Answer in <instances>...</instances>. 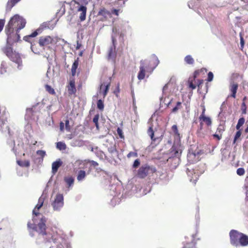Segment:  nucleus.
I'll list each match as a JSON object with an SVG mask.
<instances>
[{
    "mask_svg": "<svg viewBox=\"0 0 248 248\" xmlns=\"http://www.w3.org/2000/svg\"><path fill=\"white\" fill-rule=\"evenodd\" d=\"M44 202V198L42 196L39 198L38 203L33 209V214L38 217L39 222L37 224L28 223V227L36 231L38 233V236L36 240V243L38 245L41 244L43 242L45 244L50 243L51 239H52L55 244L56 242H62L63 240L62 237L59 236L56 232H54L52 230L46 228V223L47 218L41 215L37 210L38 211L43 206Z\"/></svg>",
    "mask_w": 248,
    "mask_h": 248,
    "instance_id": "nucleus-1",
    "label": "nucleus"
},
{
    "mask_svg": "<svg viewBox=\"0 0 248 248\" xmlns=\"http://www.w3.org/2000/svg\"><path fill=\"white\" fill-rule=\"evenodd\" d=\"M26 23L25 19L18 15L11 18L5 29L7 36V43L16 42L19 40L18 31L25 27Z\"/></svg>",
    "mask_w": 248,
    "mask_h": 248,
    "instance_id": "nucleus-2",
    "label": "nucleus"
},
{
    "mask_svg": "<svg viewBox=\"0 0 248 248\" xmlns=\"http://www.w3.org/2000/svg\"><path fill=\"white\" fill-rule=\"evenodd\" d=\"M183 147L179 141H174L173 145L168 154L167 162L172 169H176L180 162Z\"/></svg>",
    "mask_w": 248,
    "mask_h": 248,
    "instance_id": "nucleus-3",
    "label": "nucleus"
},
{
    "mask_svg": "<svg viewBox=\"0 0 248 248\" xmlns=\"http://www.w3.org/2000/svg\"><path fill=\"white\" fill-rule=\"evenodd\" d=\"M155 58L154 62H149L147 60H141L140 62V71L138 73V78L141 80L145 78V71L152 72L158 64L159 61L158 58L154 56Z\"/></svg>",
    "mask_w": 248,
    "mask_h": 248,
    "instance_id": "nucleus-4",
    "label": "nucleus"
},
{
    "mask_svg": "<svg viewBox=\"0 0 248 248\" xmlns=\"http://www.w3.org/2000/svg\"><path fill=\"white\" fill-rule=\"evenodd\" d=\"M14 43H7L6 46L2 48V51L12 61L17 64L18 69H21L22 61L19 54L13 51L12 45Z\"/></svg>",
    "mask_w": 248,
    "mask_h": 248,
    "instance_id": "nucleus-5",
    "label": "nucleus"
},
{
    "mask_svg": "<svg viewBox=\"0 0 248 248\" xmlns=\"http://www.w3.org/2000/svg\"><path fill=\"white\" fill-rule=\"evenodd\" d=\"M205 167L204 164H201L198 167L193 169L190 167L186 169V173L191 182L195 184L199 176L202 174L205 170Z\"/></svg>",
    "mask_w": 248,
    "mask_h": 248,
    "instance_id": "nucleus-6",
    "label": "nucleus"
},
{
    "mask_svg": "<svg viewBox=\"0 0 248 248\" xmlns=\"http://www.w3.org/2000/svg\"><path fill=\"white\" fill-rule=\"evenodd\" d=\"M119 33L118 32L117 28L115 27H113L112 29V34L111 35L112 45L110 47L108 51V60H111L113 61L116 57V38Z\"/></svg>",
    "mask_w": 248,
    "mask_h": 248,
    "instance_id": "nucleus-7",
    "label": "nucleus"
},
{
    "mask_svg": "<svg viewBox=\"0 0 248 248\" xmlns=\"http://www.w3.org/2000/svg\"><path fill=\"white\" fill-rule=\"evenodd\" d=\"M51 205L54 211L60 212L64 205V198L62 194L58 193L51 202Z\"/></svg>",
    "mask_w": 248,
    "mask_h": 248,
    "instance_id": "nucleus-8",
    "label": "nucleus"
},
{
    "mask_svg": "<svg viewBox=\"0 0 248 248\" xmlns=\"http://www.w3.org/2000/svg\"><path fill=\"white\" fill-rule=\"evenodd\" d=\"M155 171L156 169L155 167L145 164L140 168L138 171L137 176L140 178H144Z\"/></svg>",
    "mask_w": 248,
    "mask_h": 248,
    "instance_id": "nucleus-9",
    "label": "nucleus"
},
{
    "mask_svg": "<svg viewBox=\"0 0 248 248\" xmlns=\"http://www.w3.org/2000/svg\"><path fill=\"white\" fill-rule=\"evenodd\" d=\"M50 22H45L43 23L37 29L36 31L33 32L31 34L24 36V40L26 41L30 42L29 39L31 38L34 37L36 36L39 33H40L42 32V31L46 29H53L54 26H50Z\"/></svg>",
    "mask_w": 248,
    "mask_h": 248,
    "instance_id": "nucleus-10",
    "label": "nucleus"
},
{
    "mask_svg": "<svg viewBox=\"0 0 248 248\" xmlns=\"http://www.w3.org/2000/svg\"><path fill=\"white\" fill-rule=\"evenodd\" d=\"M201 152L199 151H194L192 147L189 149L187 155V161L189 163H194L200 159Z\"/></svg>",
    "mask_w": 248,
    "mask_h": 248,
    "instance_id": "nucleus-11",
    "label": "nucleus"
},
{
    "mask_svg": "<svg viewBox=\"0 0 248 248\" xmlns=\"http://www.w3.org/2000/svg\"><path fill=\"white\" fill-rule=\"evenodd\" d=\"M63 240V242H56L55 244L54 241L51 239V242L50 243H47L45 244L44 242H43L40 245L41 247H43L44 246L47 245L48 244H50L52 242H53V245L49 248H71L70 244L63 238H62Z\"/></svg>",
    "mask_w": 248,
    "mask_h": 248,
    "instance_id": "nucleus-12",
    "label": "nucleus"
},
{
    "mask_svg": "<svg viewBox=\"0 0 248 248\" xmlns=\"http://www.w3.org/2000/svg\"><path fill=\"white\" fill-rule=\"evenodd\" d=\"M242 233L232 230L230 232V241L231 244L235 247L238 246L239 240Z\"/></svg>",
    "mask_w": 248,
    "mask_h": 248,
    "instance_id": "nucleus-13",
    "label": "nucleus"
},
{
    "mask_svg": "<svg viewBox=\"0 0 248 248\" xmlns=\"http://www.w3.org/2000/svg\"><path fill=\"white\" fill-rule=\"evenodd\" d=\"M7 121L4 114H0V130L2 132H8L10 136L12 135L9 128L6 123Z\"/></svg>",
    "mask_w": 248,
    "mask_h": 248,
    "instance_id": "nucleus-14",
    "label": "nucleus"
},
{
    "mask_svg": "<svg viewBox=\"0 0 248 248\" xmlns=\"http://www.w3.org/2000/svg\"><path fill=\"white\" fill-rule=\"evenodd\" d=\"M54 41V39L51 36H44L40 37L39 44L40 46L44 47L50 44H53Z\"/></svg>",
    "mask_w": 248,
    "mask_h": 248,
    "instance_id": "nucleus-15",
    "label": "nucleus"
},
{
    "mask_svg": "<svg viewBox=\"0 0 248 248\" xmlns=\"http://www.w3.org/2000/svg\"><path fill=\"white\" fill-rule=\"evenodd\" d=\"M77 12L79 15V18L80 21H83L85 20L86 17L87 7L83 5L78 6Z\"/></svg>",
    "mask_w": 248,
    "mask_h": 248,
    "instance_id": "nucleus-16",
    "label": "nucleus"
},
{
    "mask_svg": "<svg viewBox=\"0 0 248 248\" xmlns=\"http://www.w3.org/2000/svg\"><path fill=\"white\" fill-rule=\"evenodd\" d=\"M248 245V236L242 233L238 243V246H241L243 247L247 246Z\"/></svg>",
    "mask_w": 248,
    "mask_h": 248,
    "instance_id": "nucleus-17",
    "label": "nucleus"
},
{
    "mask_svg": "<svg viewBox=\"0 0 248 248\" xmlns=\"http://www.w3.org/2000/svg\"><path fill=\"white\" fill-rule=\"evenodd\" d=\"M62 162L60 159H58L56 161L52 164V172L53 174H55L58 171L59 168L62 165Z\"/></svg>",
    "mask_w": 248,
    "mask_h": 248,
    "instance_id": "nucleus-18",
    "label": "nucleus"
},
{
    "mask_svg": "<svg viewBox=\"0 0 248 248\" xmlns=\"http://www.w3.org/2000/svg\"><path fill=\"white\" fill-rule=\"evenodd\" d=\"M70 144L73 147H81L84 145V141L79 139H73L70 142Z\"/></svg>",
    "mask_w": 248,
    "mask_h": 248,
    "instance_id": "nucleus-19",
    "label": "nucleus"
},
{
    "mask_svg": "<svg viewBox=\"0 0 248 248\" xmlns=\"http://www.w3.org/2000/svg\"><path fill=\"white\" fill-rule=\"evenodd\" d=\"M109 84H107L106 85H104L103 84H101L100 88V91H99V93L101 94L102 93H102H103V97H105L106 95L107 94L108 90L109 89Z\"/></svg>",
    "mask_w": 248,
    "mask_h": 248,
    "instance_id": "nucleus-20",
    "label": "nucleus"
},
{
    "mask_svg": "<svg viewBox=\"0 0 248 248\" xmlns=\"http://www.w3.org/2000/svg\"><path fill=\"white\" fill-rule=\"evenodd\" d=\"M21 0H8L6 4V10L10 11L11 9Z\"/></svg>",
    "mask_w": 248,
    "mask_h": 248,
    "instance_id": "nucleus-21",
    "label": "nucleus"
},
{
    "mask_svg": "<svg viewBox=\"0 0 248 248\" xmlns=\"http://www.w3.org/2000/svg\"><path fill=\"white\" fill-rule=\"evenodd\" d=\"M172 130L174 133V137L175 138L174 141H179V143H180V134L178 132L177 126L176 125H173L172 126Z\"/></svg>",
    "mask_w": 248,
    "mask_h": 248,
    "instance_id": "nucleus-22",
    "label": "nucleus"
},
{
    "mask_svg": "<svg viewBox=\"0 0 248 248\" xmlns=\"http://www.w3.org/2000/svg\"><path fill=\"white\" fill-rule=\"evenodd\" d=\"M238 89V84L237 83H232L231 85L230 91L232 92L231 96L235 98L236 93Z\"/></svg>",
    "mask_w": 248,
    "mask_h": 248,
    "instance_id": "nucleus-23",
    "label": "nucleus"
},
{
    "mask_svg": "<svg viewBox=\"0 0 248 248\" xmlns=\"http://www.w3.org/2000/svg\"><path fill=\"white\" fill-rule=\"evenodd\" d=\"M94 153L95 154L96 156L99 157V158L101 159H103L104 158L106 157V155L104 153V152L101 150H98L97 147H95Z\"/></svg>",
    "mask_w": 248,
    "mask_h": 248,
    "instance_id": "nucleus-24",
    "label": "nucleus"
},
{
    "mask_svg": "<svg viewBox=\"0 0 248 248\" xmlns=\"http://www.w3.org/2000/svg\"><path fill=\"white\" fill-rule=\"evenodd\" d=\"M78 58L76 60H75L74 61V62H73L72 66L71 73H72V75L73 76H74L75 75L76 73V70L78 68Z\"/></svg>",
    "mask_w": 248,
    "mask_h": 248,
    "instance_id": "nucleus-25",
    "label": "nucleus"
},
{
    "mask_svg": "<svg viewBox=\"0 0 248 248\" xmlns=\"http://www.w3.org/2000/svg\"><path fill=\"white\" fill-rule=\"evenodd\" d=\"M76 91L75 86V83L73 81H70V85L68 87V93L69 94H72L74 93Z\"/></svg>",
    "mask_w": 248,
    "mask_h": 248,
    "instance_id": "nucleus-26",
    "label": "nucleus"
},
{
    "mask_svg": "<svg viewBox=\"0 0 248 248\" xmlns=\"http://www.w3.org/2000/svg\"><path fill=\"white\" fill-rule=\"evenodd\" d=\"M64 181L68 186L69 187L73 185L74 179L72 176L65 177L64 179Z\"/></svg>",
    "mask_w": 248,
    "mask_h": 248,
    "instance_id": "nucleus-27",
    "label": "nucleus"
},
{
    "mask_svg": "<svg viewBox=\"0 0 248 248\" xmlns=\"http://www.w3.org/2000/svg\"><path fill=\"white\" fill-rule=\"evenodd\" d=\"M108 150L109 153H110L112 155H117V151L115 145L111 144L108 147Z\"/></svg>",
    "mask_w": 248,
    "mask_h": 248,
    "instance_id": "nucleus-28",
    "label": "nucleus"
},
{
    "mask_svg": "<svg viewBox=\"0 0 248 248\" xmlns=\"http://www.w3.org/2000/svg\"><path fill=\"white\" fill-rule=\"evenodd\" d=\"M7 65L5 62L2 61L0 64V74H3L6 72Z\"/></svg>",
    "mask_w": 248,
    "mask_h": 248,
    "instance_id": "nucleus-29",
    "label": "nucleus"
},
{
    "mask_svg": "<svg viewBox=\"0 0 248 248\" xmlns=\"http://www.w3.org/2000/svg\"><path fill=\"white\" fill-rule=\"evenodd\" d=\"M86 176V172L84 170H80L78 171L77 176V180L78 181H82Z\"/></svg>",
    "mask_w": 248,
    "mask_h": 248,
    "instance_id": "nucleus-30",
    "label": "nucleus"
},
{
    "mask_svg": "<svg viewBox=\"0 0 248 248\" xmlns=\"http://www.w3.org/2000/svg\"><path fill=\"white\" fill-rule=\"evenodd\" d=\"M184 61L188 64H193L194 62L193 58L190 55L186 56L185 57Z\"/></svg>",
    "mask_w": 248,
    "mask_h": 248,
    "instance_id": "nucleus-31",
    "label": "nucleus"
},
{
    "mask_svg": "<svg viewBox=\"0 0 248 248\" xmlns=\"http://www.w3.org/2000/svg\"><path fill=\"white\" fill-rule=\"evenodd\" d=\"M17 163L18 165L22 167H28L30 166V163L29 161L24 160V161H20L17 160Z\"/></svg>",
    "mask_w": 248,
    "mask_h": 248,
    "instance_id": "nucleus-32",
    "label": "nucleus"
},
{
    "mask_svg": "<svg viewBox=\"0 0 248 248\" xmlns=\"http://www.w3.org/2000/svg\"><path fill=\"white\" fill-rule=\"evenodd\" d=\"M201 121H202V122H204L205 123V124L208 125L210 126L212 124V121L211 119L206 116H204V117L199 119Z\"/></svg>",
    "mask_w": 248,
    "mask_h": 248,
    "instance_id": "nucleus-33",
    "label": "nucleus"
},
{
    "mask_svg": "<svg viewBox=\"0 0 248 248\" xmlns=\"http://www.w3.org/2000/svg\"><path fill=\"white\" fill-rule=\"evenodd\" d=\"M171 101L172 99H169V97H165L164 99L161 98L160 99L161 103H164V104L167 106H169V105L171 103Z\"/></svg>",
    "mask_w": 248,
    "mask_h": 248,
    "instance_id": "nucleus-34",
    "label": "nucleus"
},
{
    "mask_svg": "<svg viewBox=\"0 0 248 248\" xmlns=\"http://www.w3.org/2000/svg\"><path fill=\"white\" fill-rule=\"evenodd\" d=\"M56 147L60 150H64L66 148V144L64 142L61 141L57 143Z\"/></svg>",
    "mask_w": 248,
    "mask_h": 248,
    "instance_id": "nucleus-35",
    "label": "nucleus"
},
{
    "mask_svg": "<svg viewBox=\"0 0 248 248\" xmlns=\"http://www.w3.org/2000/svg\"><path fill=\"white\" fill-rule=\"evenodd\" d=\"M245 120L244 117L240 118L238 121L237 124L236 126L237 130H239L240 128L244 124Z\"/></svg>",
    "mask_w": 248,
    "mask_h": 248,
    "instance_id": "nucleus-36",
    "label": "nucleus"
},
{
    "mask_svg": "<svg viewBox=\"0 0 248 248\" xmlns=\"http://www.w3.org/2000/svg\"><path fill=\"white\" fill-rule=\"evenodd\" d=\"M91 0H78L75 3L78 5H83L86 6Z\"/></svg>",
    "mask_w": 248,
    "mask_h": 248,
    "instance_id": "nucleus-37",
    "label": "nucleus"
},
{
    "mask_svg": "<svg viewBox=\"0 0 248 248\" xmlns=\"http://www.w3.org/2000/svg\"><path fill=\"white\" fill-rule=\"evenodd\" d=\"M182 108V103L181 102H177L176 106L172 109V112L175 113L178 110Z\"/></svg>",
    "mask_w": 248,
    "mask_h": 248,
    "instance_id": "nucleus-38",
    "label": "nucleus"
},
{
    "mask_svg": "<svg viewBox=\"0 0 248 248\" xmlns=\"http://www.w3.org/2000/svg\"><path fill=\"white\" fill-rule=\"evenodd\" d=\"M97 107L99 109L101 110H103L104 108V102L101 99L98 100L97 102Z\"/></svg>",
    "mask_w": 248,
    "mask_h": 248,
    "instance_id": "nucleus-39",
    "label": "nucleus"
},
{
    "mask_svg": "<svg viewBox=\"0 0 248 248\" xmlns=\"http://www.w3.org/2000/svg\"><path fill=\"white\" fill-rule=\"evenodd\" d=\"M98 15L106 17L108 15H109V12L103 9L99 11Z\"/></svg>",
    "mask_w": 248,
    "mask_h": 248,
    "instance_id": "nucleus-40",
    "label": "nucleus"
},
{
    "mask_svg": "<svg viewBox=\"0 0 248 248\" xmlns=\"http://www.w3.org/2000/svg\"><path fill=\"white\" fill-rule=\"evenodd\" d=\"M148 134L152 140H155V139L154 138V132L152 127H150L148 129Z\"/></svg>",
    "mask_w": 248,
    "mask_h": 248,
    "instance_id": "nucleus-41",
    "label": "nucleus"
},
{
    "mask_svg": "<svg viewBox=\"0 0 248 248\" xmlns=\"http://www.w3.org/2000/svg\"><path fill=\"white\" fill-rule=\"evenodd\" d=\"M195 245L196 243L192 241L190 243H188L185 245L183 248H195Z\"/></svg>",
    "mask_w": 248,
    "mask_h": 248,
    "instance_id": "nucleus-42",
    "label": "nucleus"
},
{
    "mask_svg": "<svg viewBox=\"0 0 248 248\" xmlns=\"http://www.w3.org/2000/svg\"><path fill=\"white\" fill-rule=\"evenodd\" d=\"M245 172V170L243 168H239L237 169L236 173L239 176H243Z\"/></svg>",
    "mask_w": 248,
    "mask_h": 248,
    "instance_id": "nucleus-43",
    "label": "nucleus"
},
{
    "mask_svg": "<svg viewBox=\"0 0 248 248\" xmlns=\"http://www.w3.org/2000/svg\"><path fill=\"white\" fill-rule=\"evenodd\" d=\"M36 154L41 157L42 160H43V158L46 155V151L44 150H38L36 152Z\"/></svg>",
    "mask_w": 248,
    "mask_h": 248,
    "instance_id": "nucleus-44",
    "label": "nucleus"
},
{
    "mask_svg": "<svg viewBox=\"0 0 248 248\" xmlns=\"http://www.w3.org/2000/svg\"><path fill=\"white\" fill-rule=\"evenodd\" d=\"M33 108H28L26 110V117H31V115L32 114V113L33 112Z\"/></svg>",
    "mask_w": 248,
    "mask_h": 248,
    "instance_id": "nucleus-45",
    "label": "nucleus"
},
{
    "mask_svg": "<svg viewBox=\"0 0 248 248\" xmlns=\"http://www.w3.org/2000/svg\"><path fill=\"white\" fill-rule=\"evenodd\" d=\"M241 110L242 114H245L247 113V107L246 103L243 102L241 106Z\"/></svg>",
    "mask_w": 248,
    "mask_h": 248,
    "instance_id": "nucleus-46",
    "label": "nucleus"
},
{
    "mask_svg": "<svg viewBox=\"0 0 248 248\" xmlns=\"http://www.w3.org/2000/svg\"><path fill=\"white\" fill-rule=\"evenodd\" d=\"M65 128L68 132L70 131L71 126L69 125V121L68 120H66L65 122Z\"/></svg>",
    "mask_w": 248,
    "mask_h": 248,
    "instance_id": "nucleus-47",
    "label": "nucleus"
},
{
    "mask_svg": "<svg viewBox=\"0 0 248 248\" xmlns=\"http://www.w3.org/2000/svg\"><path fill=\"white\" fill-rule=\"evenodd\" d=\"M224 131V126L222 125H219L217 128V132L220 135H222L223 131Z\"/></svg>",
    "mask_w": 248,
    "mask_h": 248,
    "instance_id": "nucleus-48",
    "label": "nucleus"
},
{
    "mask_svg": "<svg viewBox=\"0 0 248 248\" xmlns=\"http://www.w3.org/2000/svg\"><path fill=\"white\" fill-rule=\"evenodd\" d=\"M46 90L51 94H53L55 93V91L53 89H52L50 86L46 85Z\"/></svg>",
    "mask_w": 248,
    "mask_h": 248,
    "instance_id": "nucleus-49",
    "label": "nucleus"
},
{
    "mask_svg": "<svg viewBox=\"0 0 248 248\" xmlns=\"http://www.w3.org/2000/svg\"><path fill=\"white\" fill-rule=\"evenodd\" d=\"M214 75L212 72H209L208 74L207 81L211 82L213 80Z\"/></svg>",
    "mask_w": 248,
    "mask_h": 248,
    "instance_id": "nucleus-50",
    "label": "nucleus"
},
{
    "mask_svg": "<svg viewBox=\"0 0 248 248\" xmlns=\"http://www.w3.org/2000/svg\"><path fill=\"white\" fill-rule=\"evenodd\" d=\"M241 135V132L240 130H238V131L236 133L234 138V140L233 142L234 143L236 140L240 137Z\"/></svg>",
    "mask_w": 248,
    "mask_h": 248,
    "instance_id": "nucleus-51",
    "label": "nucleus"
},
{
    "mask_svg": "<svg viewBox=\"0 0 248 248\" xmlns=\"http://www.w3.org/2000/svg\"><path fill=\"white\" fill-rule=\"evenodd\" d=\"M140 161L138 159H137L135 160V161L134 162L133 167L134 168H136L140 165Z\"/></svg>",
    "mask_w": 248,
    "mask_h": 248,
    "instance_id": "nucleus-52",
    "label": "nucleus"
},
{
    "mask_svg": "<svg viewBox=\"0 0 248 248\" xmlns=\"http://www.w3.org/2000/svg\"><path fill=\"white\" fill-rule=\"evenodd\" d=\"M239 35H240V37L241 46V47H243V46L244 45V40L243 37L242 36V32H240L239 33Z\"/></svg>",
    "mask_w": 248,
    "mask_h": 248,
    "instance_id": "nucleus-53",
    "label": "nucleus"
},
{
    "mask_svg": "<svg viewBox=\"0 0 248 248\" xmlns=\"http://www.w3.org/2000/svg\"><path fill=\"white\" fill-rule=\"evenodd\" d=\"M5 23L4 20H0V32L2 30Z\"/></svg>",
    "mask_w": 248,
    "mask_h": 248,
    "instance_id": "nucleus-54",
    "label": "nucleus"
},
{
    "mask_svg": "<svg viewBox=\"0 0 248 248\" xmlns=\"http://www.w3.org/2000/svg\"><path fill=\"white\" fill-rule=\"evenodd\" d=\"M99 115L96 114L94 116V117L93 118V121L94 124L98 123V119H99Z\"/></svg>",
    "mask_w": 248,
    "mask_h": 248,
    "instance_id": "nucleus-55",
    "label": "nucleus"
},
{
    "mask_svg": "<svg viewBox=\"0 0 248 248\" xmlns=\"http://www.w3.org/2000/svg\"><path fill=\"white\" fill-rule=\"evenodd\" d=\"M64 125H65V124L63 122H61L60 123V129L61 131L63 132L64 129Z\"/></svg>",
    "mask_w": 248,
    "mask_h": 248,
    "instance_id": "nucleus-56",
    "label": "nucleus"
},
{
    "mask_svg": "<svg viewBox=\"0 0 248 248\" xmlns=\"http://www.w3.org/2000/svg\"><path fill=\"white\" fill-rule=\"evenodd\" d=\"M117 133L119 135L120 137L121 138H123L122 130L120 128L118 127L117 128Z\"/></svg>",
    "mask_w": 248,
    "mask_h": 248,
    "instance_id": "nucleus-57",
    "label": "nucleus"
},
{
    "mask_svg": "<svg viewBox=\"0 0 248 248\" xmlns=\"http://www.w3.org/2000/svg\"><path fill=\"white\" fill-rule=\"evenodd\" d=\"M213 137L214 138H217L218 140H220L221 139V135H220L218 133L217 134L216 133V134L213 135Z\"/></svg>",
    "mask_w": 248,
    "mask_h": 248,
    "instance_id": "nucleus-58",
    "label": "nucleus"
},
{
    "mask_svg": "<svg viewBox=\"0 0 248 248\" xmlns=\"http://www.w3.org/2000/svg\"><path fill=\"white\" fill-rule=\"evenodd\" d=\"M7 142L11 146V147H13L15 145V141L13 140H9Z\"/></svg>",
    "mask_w": 248,
    "mask_h": 248,
    "instance_id": "nucleus-59",
    "label": "nucleus"
},
{
    "mask_svg": "<svg viewBox=\"0 0 248 248\" xmlns=\"http://www.w3.org/2000/svg\"><path fill=\"white\" fill-rule=\"evenodd\" d=\"M205 108L204 107H203L202 108V114H201L200 116L199 117V119L204 117V116H205Z\"/></svg>",
    "mask_w": 248,
    "mask_h": 248,
    "instance_id": "nucleus-60",
    "label": "nucleus"
},
{
    "mask_svg": "<svg viewBox=\"0 0 248 248\" xmlns=\"http://www.w3.org/2000/svg\"><path fill=\"white\" fill-rule=\"evenodd\" d=\"M137 153L133 152H130L127 155V157H131L132 156H137Z\"/></svg>",
    "mask_w": 248,
    "mask_h": 248,
    "instance_id": "nucleus-61",
    "label": "nucleus"
},
{
    "mask_svg": "<svg viewBox=\"0 0 248 248\" xmlns=\"http://www.w3.org/2000/svg\"><path fill=\"white\" fill-rule=\"evenodd\" d=\"M189 87L192 89H195L196 87V85H194L192 82H189Z\"/></svg>",
    "mask_w": 248,
    "mask_h": 248,
    "instance_id": "nucleus-62",
    "label": "nucleus"
},
{
    "mask_svg": "<svg viewBox=\"0 0 248 248\" xmlns=\"http://www.w3.org/2000/svg\"><path fill=\"white\" fill-rule=\"evenodd\" d=\"M90 162L91 163V164L94 167H96V166H97L98 165V163L97 162L95 161L91 160Z\"/></svg>",
    "mask_w": 248,
    "mask_h": 248,
    "instance_id": "nucleus-63",
    "label": "nucleus"
},
{
    "mask_svg": "<svg viewBox=\"0 0 248 248\" xmlns=\"http://www.w3.org/2000/svg\"><path fill=\"white\" fill-rule=\"evenodd\" d=\"M31 49L34 53L37 54H39V51H37L36 50H34V47L33 46V45H31Z\"/></svg>",
    "mask_w": 248,
    "mask_h": 248,
    "instance_id": "nucleus-64",
    "label": "nucleus"
}]
</instances>
